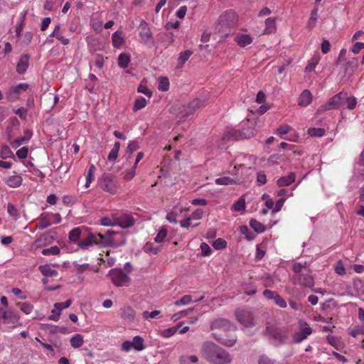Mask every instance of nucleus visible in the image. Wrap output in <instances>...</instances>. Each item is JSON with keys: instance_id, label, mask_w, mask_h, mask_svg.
<instances>
[{"instance_id": "1", "label": "nucleus", "mask_w": 364, "mask_h": 364, "mask_svg": "<svg viewBox=\"0 0 364 364\" xmlns=\"http://www.w3.org/2000/svg\"><path fill=\"white\" fill-rule=\"evenodd\" d=\"M201 356L212 364H230L232 358L223 348L212 341H205L199 350Z\"/></svg>"}, {"instance_id": "2", "label": "nucleus", "mask_w": 364, "mask_h": 364, "mask_svg": "<svg viewBox=\"0 0 364 364\" xmlns=\"http://www.w3.org/2000/svg\"><path fill=\"white\" fill-rule=\"evenodd\" d=\"M264 335L269 342L275 346L286 344L289 338V331L287 327L282 326L277 322L266 323Z\"/></svg>"}, {"instance_id": "3", "label": "nucleus", "mask_w": 364, "mask_h": 364, "mask_svg": "<svg viewBox=\"0 0 364 364\" xmlns=\"http://www.w3.org/2000/svg\"><path fill=\"white\" fill-rule=\"evenodd\" d=\"M292 270L294 272L292 277L294 284H299L309 289L314 287V279L306 262L293 263Z\"/></svg>"}, {"instance_id": "4", "label": "nucleus", "mask_w": 364, "mask_h": 364, "mask_svg": "<svg viewBox=\"0 0 364 364\" xmlns=\"http://www.w3.org/2000/svg\"><path fill=\"white\" fill-rule=\"evenodd\" d=\"M239 21L237 14L232 9L223 11L218 18L216 28L220 33L230 32Z\"/></svg>"}, {"instance_id": "5", "label": "nucleus", "mask_w": 364, "mask_h": 364, "mask_svg": "<svg viewBox=\"0 0 364 364\" xmlns=\"http://www.w3.org/2000/svg\"><path fill=\"white\" fill-rule=\"evenodd\" d=\"M203 105V102L199 99H195L187 105H183L178 109L176 117L180 120H185Z\"/></svg>"}, {"instance_id": "6", "label": "nucleus", "mask_w": 364, "mask_h": 364, "mask_svg": "<svg viewBox=\"0 0 364 364\" xmlns=\"http://www.w3.org/2000/svg\"><path fill=\"white\" fill-rule=\"evenodd\" d=\"M107 276H109L117 287H122L130 282V278L127 274L124 273L121 269H111Z\"/></svg>"}, {"instance_id": "7", "label": "nucleus", "mask_w": 364, "mask_h": 364, "mask_svg": "<svg viewBox=\"0 0 364 364\" xmlns=\"http://www.w3.org/2000/svg\"><path fill=\"white\" fill-rule=\"evenodd\" d=\"M0 321L4 324L21 326L19 322V315L15 310H6L4 308L0 307Z\"/></svg>"}, {"instance_id": "8", "label": "nucleus", "mask_w": 364, "mask_h": 364, "mask_svg": "<svg viewBox=\"0 0 364 364\" xmlns=\"http://www.w3.org/2000/svg\"><path fill=\"white\" fill-rule=\"evenodd\" d=\"M345 98L346 93L340 92L331 98L326 104L319 107L317 112H322L326 110L338 109L344 105Z\"/></svg>"}, {"instance_id": "9", "label": "nucleus", "mask_w": 364, "mask_h": 364, "mask_svg": "<svg viewBox=\"0 0 364 364\" xmlns=\"http://www.w3.org/2000/svg\"><path fill=\"white\" fill-rule=\"evenodd\" d=\"M100 188L109 193L114 194L117 191V186L114 182V178L109 173H105L99 181Z\"/></svg>"}, {"instance_id": "10", "label": "nucleus", "mask_w": 364, "mask_h": 364, "mask_svg": "<svg viewBox=\"0 0 364 364\" xmlns=\"http://www.w3.org/2000/svg\"><path fill=\"white\" fill-rule=\"evenodd\" d=\"M237 320L245 327L255 326V317L248 309H238L235 311Z\"/></svg>"}, {"instance_id": "11", "label": "nucleus", "mask_w": 364, "mask_h": 364, "mask_svg": "<svg viewBox=\"0 0 364 364\" xmlns=\"http://www.w3.org/2000/svg\"><path fill=\"white\" fill-rule=\"evenodd\" d=\"M97 235H100L101 236L100 238H97L98 245H102L105 247H117L125 243V239H123L119 243H117L114 240V235H117V233L114 231L108 230L105 234L97 233Z\"/></svg>"}, {"instance_id": "12", "label": "nucleus", "mask_w": 364, "mask_h": 364, "mask_svg": "<svg viewBox=\"0 0 364 364\" xmlns=\"http://www.w3.org/2000/svg\"><path fill=\"white\" fill-rule=\"evenodd\" d=\"M139 36L141 41L146 45H151L153 43V36L148 23L142 20L139 24Z\"/></svg>"}, {"instance_id": "13", "label": "nucleus", "mask_w": 364, "mask_h": 364, "mask_svg": "<svg viewBox=\"0 0 364 364\" xmlns=\"http://www.w3.org/2000/svg\"><path fill=\"white\" fill-rule=\"evenodd\" d=\"M28 88L27 83H19L9 88L6 92L7 99L10 102H14L18 98V95L22 91H26Z\"/></svg>"}, {"instance_id": "14", "label": "nucleus", "mask_w": 364, "mask_h": 364, "mask_svg": "<svg viewBox=\"0 0 364 364\" xmlns=\"http://www.w3.org/2000/svg\"><path fill=\"white\" fill-rule=\"evenodd\" d=\"M100 235L89 232L87 237L78 242V247L82 250H87L93 245H98L97 238H100Z\"/></svg>"}, {"instance_id": "15", "label": "nucleus", "mask_w": 364, "mask_h": 364, "mask_svg": "<svg viewBox=\"0 0 364 364\" xmlns=\"http://www.w3.org/2000/svg\"><path fill=\"white\" fill-rule=\"evenodd\" d=\"M116 225L123 228L132 227L134 225V218L128 214L115 215Z\"/></svg>"}, {"instance_id": "16", "label": "nucleus", "mask_w": 364, "mask_h": 364, "mask_svg": "<svg viewBox=\"0 0 364 364\" xmlns=\"http://www.w3.org/2000/svg\"><path fill=\"white\" fill-rule=\"evenodd\" d=\"M72 304V300L71 299H68L65 302H58V303H55L54 304V309L51 311V313H55L56 312V315H50L49 317H48V319L50 320H53V321H58L59 318H60V311L63 309H65V308H68Z\"/></svg>"}, {"instance_id": "17", "label": "nucleus", "mask_w": 364, "mask_h": 364, "mask_svg": "<svg viewBox=\"0 0 364 364\" xmlns=\"http://www.w3.org/2000/svg\"><path fill=\"white\" fill-rule=\"evenodd\" d=\"M235 41L242 48L251 44L253 41L252 37L249 34H238L235 38Z\"/></svg>"}, {"instance_id": "18", "label": "nucleus", "mask_w": 364, "mask_h": 364, "mask_svg": "<svg viewBox=\"0 0 364 364\" xmlns=\"http://www.w3.org/2000/svg\"><path fill=\"white\" fill-rule=\"evenodd\" d=\"M211 328H233V330L236 329V328L233 325H231L228 320L224 318H220L214 321L211 324Z\"/></svg>"}, {"instance_id": "19", "label": "nucleus", "mask_w": 364, "mask_h": 364, "mask_svg": "<svg viewBox=\"0 0 364 364\" xmlns=\"http://www.w3.org/2000/svg\"><path fill=\"white\" fill-rule=\"evenodd\" d=\"M32 136V132L26 129L23 132V136L15 139L12 143L11 146L13 148H17L18 146L26 143Z\"/></svg>"}, {"instance_id": "20", "label": "nucleus", "mask_w": 364, "mask_h": 364, "mask_svg": "<svg viewBox=\"0 0 364 364\" xmlns=\"http://www.w3.org/2000/svg\"><path fill=\"white\" fill-rule=\"evenodd\" d=\"M296 175L294 172H290L287 176H282L277 180V185L280 187L287 186L294 182Z\"/></svg>"}, {"instance_id": "21", "label": "nucleus", "mask_w": 364, "mask_h": 364, "mask_svg": "<svg viewBox=\"0 0 364 364\" xmlns=\"http://www.w3.org/2000/svg\"><path fill=\"white\" fill-rule=\"evenodd\" d=\"M28 60L29 57L28 55H24L21 57L17 65H16V72L19 74H23L28 66Z\"/></svg>"}, {"instance_id": "22", "label": "nucleus", "mask_w": 364, "mask_h": 364, "mask_svg": "<svg viewBox=\"0 0 364 364\" xmlns=\"http://www.w3.org/2000/svg\"><path fill=\"white\" fill-rule=\"evenodd\" d=\"M311 100H312L311 93L308 90H305L300 95V97L299 99V105L300 106H307L311 102Z\"/></svg>"}, {"instance_id": "23", "label": "nucleus", "mask_w": 364, "mask_h": 364, "mask_svg": "<svg viewBox=\"0 0 364 364\" xmlns=\"http://www.w3.org/2000/svg\"><path fill=\"white\" fill-rule=\"evenodd\" d=\"M5 183L11 188H17L22 183V178L20 176H11L5 179Z\"/></svg>"}, {"instance_id": "24", "label": "nucleus", "mask_w": 364, "mask_h": 364, "mask_svg": "<svg viewBox=\"0 0 364 364\" xmlns=\"http://www.w3.org/2000/svg\"><path fill=\"white\" fill-rule=\"evenodd\" d=\"M265 26L264 33L270 34L275 33L277 29L276 18L272 17L267 18L265 20Z\"/></svg>"}, {"instance_id": "25", "label": "nucleus", "mask_w": 364, "mask_h": 364, "mask_svg": "<svg viewBox=\"0 0 364 364\" xmlns=\"http://www.w3.org/2000/svg\"><path fill=\"white\" fill-rule=\"evenodd\" d=\"M38 269L45 277H55L58 275L57 271L51 269L48 264L41 265L39 266Z\"/></svg>"}, {"instance_id": "26", "label": "nucleus", "mask_w": 364, "mask_h": 364, "mask_svg": "<svg viewBox=\"0 0 364 364\" xmlns=\"http://www.w3.org/2000/svg\"><path fill=\"white\" fill-rule=\"evenodd\" d=\"M113 46L115 48H119L123 44L124 40L122 31H116L112 36Z\"/></svg>"}, {"instance_id": "27", "label": "nucleus", "mask_w": 364, "mask_h": 364, "mask_svg": "<svg viewBox=\"0 0 364 364\" xmlns=\"http://www.w3.org/2000/svg\"><path fill=\"white\" fill-rule=\"evenodd\" d=\"M130 62V55L128 53H121L118 57V65L121 68H127Z\"/></svg>"}, {"instance_id": "28", "label": "nucleus", "mask_w": 364, "mask_h": 364, "mask_svg": "<svg viewBox=\"0 0 364 364\" xmlns=\"http://www.w3.org/2000/svg\"><path fill=\"white\" fill-rule=\"evenodd\" d=\"M132 343H133V348L136 351H141L145 348L144 339L139 336H134Z\"/></svg>"}, {"instance_id": "29", "label": "nucleus", "mask_w": 364, "mask_h": 364, "mask_svg": "<svg viewBox=\"0 0 364 364\" xmlns=\"http://www.w3.org/2000/svg\"><path fill=\"white\" fill-rule=\"evenodd\" d=\"M215 183L217 185L228 186V185L236 184L237 182L235 180H234L233 178H231L230 177L224 176V177L216 178L215 181Z\"/></svg>"}, {"instance_id": "30", "label": "nucleus", "mask_w": 364, "mask_h": 364, "mask_svg": "<svg viewBox=\"0 0 364 364\" xmlns=\"http://www.w3.org/2000/svg\"><path fill=\"white\" fill-rule=\"evenodd\" d=\"M318 17V9H314L311 11L310 18L306 24L308 28L311 29L316 26Z\"/></svg>"}, {"instance_id": "31", "label": "nucleus", "mask_w": 364, "mask_h": 364, "mask_svg": "<svg viewBox=\"0 0 364 364\" xmlns=\"http://www.w3.org/2000/svg\"><path fill=\"white\" fill-rule=\"evenodd\" d=\"M120 148V143L119 141H116L114 144L112 149L110 151L108 155V160L109 161H114L117 159L118 156V152Z\"/></svg>"}, {"instance_id": "32", "label": "nucleus", "mask_w": 364, "mask_h": 364, "mask_svg": "<svg viewBox=\"0 0 364 364\" xmlns=\"http://www.w3.org/2000/svg\"><path fill=\"white\" fill-rule=\"evenodd\" d=\"M158 89L160 91L166 92L169 89V80L166 77H159V86Z\"/></svg>"}, {"instance_id": "33", "label": "nucleus", "mask_w": 364, "mask_h": 364, "mask_svg": "<svg viewBox=\"0 0 364 364\" xmlns=\"http://www.w3.org/2000/svg\"><path fill=\"white\" fill-rule=\"evenodd\" d=\"M214 336L220 341V343L225 346H232L236 342L235 336H232L230 338H227L226 336H220L218 338L215 335H214Z\"/></svg>"}, {"instance_id": "34", "label": "nucleus", "mask_w": 364, "mask_h": 364, "mask_svg": "<svg viewBox=\"0 0 364 364\" xmlns=\"http://www.w3.org/2000/svg\"><path fill=\"white\" fill-rule=\"evenodd\" d=\"M134 316H135V312L131 307L126 306L122 309V316L124 318L132 321L134 319Z\"/></svg>"}, {"instance_id": "35", "label": "nucleus", "mask_w": 364, "mask_h": 364, "mask_svg": "<svg viewBox=\"0 0 364 364\" xmlns=\"http://www.w3.org/2000/svg\"><path fill=\"white\" fill-rule=\"evenodd\" d=\"M250 225L253 228L257 233H262L265 230V226L260 222L255 219H251L250 221Z\"/></svg>"}, {"instance_id": "36", "label": "nucleus", "mask_w": 364, "mask_h": 364, "mask_svg": "<svg viewBox=\"0 0 364 364\" xmlns=\"http://www.w3.org/2000/svg\"><path fill=\"white\" fill-rule=\"evenodd\" d=\"M70 342L72 347L77 348L82 346L84 341L81 335L76 334L70 338Z\"/></svg>"}, {"instance_id": "37", "label": "nucleus", "mask_w": 364, "mask_h": 364, "mask_svg": "<svg viewBox=\"0 0 364 364\" xmlns=\"http://www.w3.org/2000/svg\"><path fill=\"white\" fill-rule=\"evenodd\" d=\"M80 235L81 229L80 228H75L70 231L68 237L71 242H75L80 239Z\"/></svg>"}, {"instance_id": "38", "label": "nucleus", "mask_w": 364, "mask_h": 364, "mask_svg": "<svg viewBox=\"0 0 364 364\" xmlns=\"http://www.w3.org/2000/svg\"><path fill=\"white\" fill-rule=\"evenodd\" d=\"M181 325H182V323L181 322L178 324H177L176 326H173V327L165 329L161 333V335L164 338H169V337L172 336L173 335H174L176 333V331L181 326Z\"/></svg>"}, {"instance_id": "39", "label": "nucleus", "mask_w": 364, "mask_h": 364, "mask_svg": "<svg viewBox=\"0 0 364 364\" xmlns=\"http://www.w3.org/2000/svg\"><path fill=\"white\" fill-rule=\"evenodd\" d=\"M115 215H112L111 217H104L100 220L101 225L104 226L113 227L116 225Z\"/></svg>"}, {"instance_id": "40", "label": "nucleus", "mask_w": 364, "mask_h": 364, "mask_svg": "<svg viewBox=\"0 0 364 364\" xmlns=\"http://www.w3.org/2000/svg\"><path fill=\"white\" fill-rule=\"evenodd\" d=\"M308 134L311 136H323L325 134V129L323 128H310L307 132Z\"/></svg>"}, {"instance_id": "41", "label": "nucleus", "mask_w": 364, "mask_h": 364, "mask_svg": "<svg viewBox=\"0 0 364 364\" xmlns=\"http://www.w3.org/2000/svg\"><path fill=\"white\" fill-rule=\"evenodd\" d=\"M193 309H194L193 308H189L188 309L177 312L172 316L171 318L173 321H176L178 320L179 318L184 317L186 315H188V314H190L191 312H192L193 311Z\"/></svg>"}, {"instance_id": "42", "label": "nucleus", "mask_w": 364, "mask_h": 364, "mask_svg": "<svg viewBox=\"0 0 364 364\" xmlns=\"http://www.w3.org/2000/svg\"><path fill=\"white\" fill-rule=\"evenodd\" d=\"M60 252V250L58 246H53L50 248L43 249L42 254L43 255H57Z\"/></svg>"}, {"instance_id": "43", "label": "nucleus", "mask_w": 364, "mask_h": 364, "mask_svg": "<svg viewBox=\"0 0 364 364\" xmlns=\"http://www.w3.org/2000/svg\"><path fill=\"white\" fill-rule=\"evenodd\" d=\"M146 103H147V102H146V99L141 97L135 100V102H134V105L133 107V109L134 111L141 109L146 105Z\"/></svg>"}, {"instance_id": "44", "label": "nucleus", "mask_w": 364, "mask_h": 364, "mask_svg": "<svg viewBox=\"0 0 364 364\" xmlns=\"http://www.w3.org/2000/svg\"><path fill=\"white\" fill-rule=\"evenodd\" d=\"M167 235V230L164 227H161L159 230L158 234L156 235V237L154 238V240L156 242L160 243L162 242L165 237Z\"/></svg>"}, {"instance_id": "45", "label": "nucleus", "mask_w": 364, "mask_h": 364, "mask_svg": "<svg viewBox=\"0 0 364 364\" xmlns=\"http://www.w3.org/2000/svg\"><path fill=\"white\" fill-rule=\"evenodd\" d=\"M198 358L195 355L183 356L181 358V364H188V363H196Z\"/></svg>"}, {"instance_id": "46", "label": "nucleus", "mask_w": 364, "mask_h": 364, "mask_svg": "<svg viewBox=\"0 0 364 364\" xmlns=\"http://www.w3.org/2000/svg\"><path fill=\"white\" fill-rule=\"evenodd\" d=\"M192 301V296L191 295H185L181 299L174 302L175 306L187 305Z\"/></svg>"}, {"instance_id": "47", "label": "nucleus", "mask_w": 364, "mask_h": 364, "mask_svg": "<svg viewBox=\"0 0 364 364\" xmlns=\"http://www.w3.org/2000/svg\"><path fill=\"white\" fill-rule=\"evenodd\" d=\"M334 269L336 273L341 276L344 275L346 273L343 263L341 260H339L336 263Z\"/></svg>"}, {"instance_id": "48", "label": "nucleus", "mask_w": 364, "mask_h": 364, "mask_svg": "<svg viewBox=\"0 0 364 364\" xmlns=\"http://www.w3.org/2000/svg\"><path fill=\"white\" fill-rule=\"evenodd\" d=\"M227 246V242L225 240L222 238H218L213 243V247L215 250H223Z\"/></svg>"}, {"instance_id": "49", "label": "nucleus", "mask_w": 364, "mask_h": 364, "mask_svg": "<svg viewBox=\"0 0 364 364\" xmlns=\"http://www.w3.org/2000/svg\"><path fill=\"white\" fill-rule=\"evenodd\" d=\"M300 331L301 333L305 336L306 338L312 333L311 328L308 325L307 323L304 322L301 323L300 326Z\"/></svg>"}, {"instance_id": "50", "label": "nucleus", "mask_w": 364, "mask_h": 364, "mask_svg": "<svg viewBox=\"0 0 364 364\" xmlns=\"http://www.w3.org/2000/svg\"><path fill=\"white\" fill-rule=\"evenodd\" d=\"M192 55V52L191 50H185L180 53L178 61L181 65H183L188 59L190 58V56Z\"/></svg>"}, {"instance_id": "51", "label": "nucleus", "mask_w": 364, "mask_h": 364, "mask_svg": "<svg viewBox=\"0 0 364 364\" xmlns=\"http://www.w3.org/2000/svg\"><path fill=\"white\" fill-rule=\"evenodd\" d=\"M344 104H346L348 109H353L355 107L356 99L355 97H348L347 95L346 94Z\"/></svg>"}, {"instance_id": "52", "label": "nucleus", "mask_w": 364, "mask_h": 364, "mask_svg": "<svg viewBox=\"0 0 364 364\" xmlns=\"http://www.w3.org/2000/svg\"><path fill=\"white\" fill-rule=\"evenodd\" d=\"M318 63V58L317 57L312 58L311 60L309 62L308 65H306L305 70L306 72H311L312 70H314Z\"/></svg>"}, {"instance_id": "53", "label": "nucleus", "mask_w": 364, "mask_h": 364, "mask_svg": "<svg viewBox=\"0 0 364 364\" xmlns=\"http://www.w3.org/2000/svg\"><path fill=\"white\" fill-rule=\"evenodd\" d=\"M139 149V143L137 141H132L128 144L127 148V153L132 154L134 151H136Z\"/></svg>"}, {"instance_id": "54", "label": "nucleus", "mask_w": 364, "mask_h": 364, "mask_svg": "<svg viewBox=\"0 0 364 364\" xmlns=\"http://www.w3.org/2000/svg\"><path fill=\"white\" fill-rule=\"evenodd\" d=\"M136 168V166H135L134 165L130 169H129L126 172H124V179L127 181H130L131 179H132L135 176Z\"/></svg>"}, {"instance_id": "55", "label": "nucleus", "mask_w": 364, "mask_h": 364, "mask_svg": "<svg viewBox=\"0 0 364 364\" xmlns=\"http://www.w3.org/2000/svg\"><path fill=\"white\" fill-rule=\"evenodd\" d=\"M245 208V202L242 198H240L233 204V208L236 211H240Z\"/></svg>"}, {"instance_id": "56", "label": "nucleus", "mask_w": 364, "mask_h": 364, "mask_svg": "<svg viewBox=\"0 0 364 364\" xmlns=\"http://www.w3.org/2000/svg\"><path fill=\"white\" fill-rule=\"evenodd\" d=\"M274 301L275 304L279 306L281 308H286L287 307V302L286 301L278 294L275 296L274 299Z\"/></svg>"}, {"instance_id": "57", "label": "nucleus", "mask_w": 364, "mask_h": 364, "mask_svg": "<svg viewBox=\"0 0 364 364\" xmlns=\"http://www.w3.org/2000/svg\"><path fill=\"white\" fill-rule=\"evenodd\" d=\"M161 314V311L159 310H154L151 312L144 311L143 312V318H154L158 316Z\"/></svg>"}, {"instance_id": "58", "label": "nucleus", "mask_w": 364, "mask_h": 364, "mask_svg": "<svg viewBox=\"0 0 364 364\" xmlns=\"http://www.w3.org/2000/svg\"><path fill=\"white\" fill-rule=\"evenodd\" d=\"M200 250L203 256H208L211 253V249L210 246L205 242L201 243Z\"/></svg>"}, {"instance_id": "59", "label": "nucleus", "mask_w": 364, "mask_h": 364, "mask_svg": "<svg viewBox=\"0 0 364 364\" xmlns=\"http://www.w3.org/2000/svg\"><path fill=\"white\" fill-rule=\"evenodd\" d=\"M240 230L241 234L245 235L246 238L248 240H252L254 238V235L250 233L248 228L245 225L241 226L240 228Z\"/></svg>"}, {"instance_id": "60", "label": "nucleus", "mask_w": 364, "mask_h": 364, "mask_svg": "<svg viewBox=\"0 0 364 364\" xmlns=\"http://www.w3.org/2000/svg\"><path fill=\"white\" fill-rule=\"evenodd\" d=\"M28 149L27 147L26 146H23L21 149H19L17 151H16V156L21 159H24L27 157V155H28Z\"/></svg>"}, {"instance_id": "61", "label": "nucleus", "mask_w": 364, "mask_h": 364, "mask_svg": "<svg viewBox=\"0 0 364 364\" xmlns=\"http://www.w3.org/2000/svg\"><path fill=\"white\" fill-rule=\"evenodd\" d=\"M144 250L147 253H152L154 255H156L159 252V248L152 247L151 244L146 243L144 247Z\"/></svg>"}, {"instance_id": "62", "label": "nucleus", "mask_w": 364, "mask_h": 364, "mask_svg": "<svg viewBox=\"0 0 364 364\" xmlns=\"http://www.w3.org/2000/svg\"><path fill=\"white\" fill-rule=\"evenodd\" d=\"M33 306L28 303H23L21 305V310L26 314H29L33 311Z\"/></svg>"}, {"instance_id": "63", "label": "nucleus", "mask_w": 364, "mask_h": 364, "mask_svg": "<svg viewBox=\"0 0 364 364\" xmlns=\"http://www.w3.org/2000/svg\"><path fill=\"white\" fill-rule=\"evenodd\" d=\"M259 364H275V361L266 355L260 356Z\"/></svg>"}, {"instance_id": "64", "label": "nucleus", "mask_w": 364, "mask_h": 364, "mask_svg": "<svg viewBox=\"0 0 364 364\" xmlns=\"http://www.w3.org/2000/svg\"><path fill=\"white\" fill-rule=\"evenodd\" d=\"M203 215V210L202 209H196L195 211H193L191 214V220H199L200 219Z\"/></svg>"}]
</instances>
